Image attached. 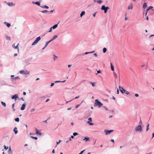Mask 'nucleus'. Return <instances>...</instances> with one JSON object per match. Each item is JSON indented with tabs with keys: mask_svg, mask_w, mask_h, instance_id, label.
I'll list each match as a JSON object with an SVG mask.
<instances>
[{
	"mask_svg": "<svg viewBox=\"0 0 154 154\" xmlns=\"http://www.w3.org/2000/svg\"><path fill=\"white\" fill-rule=\"evenodd\" d=\"M20 74H25L26 75L28 74L29 73V71L27 70L24 71L23 70H21L20 71Z\"/></svg>",
	"mask_w": 154,
	"mask_h": 154,
	"instance_id": "7ed1b4c3",
	"label": "nucleus"
},
{
	"mask_svg": "<svg viewBox=\"0 0 154 154\" xmlns=\"http://www.w3.org/2000/svg\"><path fill=\"white\" fill-rule=\"evenodd\" d=\"M41 38L40 36L37 38L35 41L32 43V45H36L40 40Z\"/></svg>",
	"mask_w": 154,
	"mask_h": 154,
	"instance_id": "f03ea898",
	"label": "nucleus"
},
{
	"mask_svg": "<svg viewBox=\"0 0 154 154\" xmlns=\"http://www.w3.org/2000/svg\"><path fill=\"white\" fill-rule=\"evenodd\" d=\"M113 131V130L107 131H106V133H105L106 134V135H108V134H109L110 133L112 132Z\"/></svg>",
	"mask_w": 154,
	"mask_h": 154,
	"instance_id": "0eeeda50",
	"label": "nucleus"
},
{
	"mask_svg": "<svg viewBox=\"0 0 154 154\" xmlns=\"http://www.w3.org/2000/svg\"><path fill=\"white\" fill-rule=\"evenodd\" d=\"M1 103L2 104V105H3L4 107L6 106V105L5 103L2 101V102H1Z\"/></svg>",
	"mask_w": 154,
	"mask_h": 154,
	"instance_id": "393cba45",
	"label": "nucleus"
},
{
	"mask_svg": "<svg viewBox=\"0 0 154 154\" xmlns=\"http://www.w3.org/2000/svg\"><path fill=\"white\" fill-rule=\"evenodd\" d=\"M154 137V133H152V138Z\"/></svg>",
	"mask_w": 154,
	"mask_h": 154,
	"instance_id": "774afa93",
	"label": "nucleus"
},
{
	"mask_svg": "<svg viewBox=\"0 0 154 154\" xmlns=\"http://www.w3.org/2000/svg\"><path fill=\"white\" fill-rule=\"evenodd\" d=\"M14 103L12 104V107L13 109H14Z\"/></svg>",
	"mask_w": 154,
	"mask_h": 154,
	"instance_id": "5fc2aeb1",
	"label": "nucleus"
},
{
	"mask_svg": "<svg viewBox=\"0 0 154 154\" xmlns=\"http://www.w3.org/2000/svg\"><path fill=\"white\" fill-rule=\"evenodd\" d=\"M19 44V43H18L17 45V46H15V44H14L13 45H12V47L14 48L15 49H17L18 50V51L19 50V49H18V45Z\"/></svg>",
	"mask_w": 154,
	"mask_h": 154,
	"instance_id": "423d86ee",
	"label": "nucleus"
},
{
	"mask_svg": "<svg viewBox=\"0 0 154 154\" xmlns=\"http://www.w3.org/2000/svg\"><path fill=\"white\" fill-rule=\"evenodd\" d=\"M147 7V5H146V3H144L143 5V8L144 9H145Z\"/></svg>",
	"mask_w": 154,
	"mask_h": 154,
	"instance_id": "6ab92c4d",
	"label": "nucleus"
},
{
	"mask_svg": "<svg viewBox=\"0 0 154 154\" xmlns=\"http://www.w3.org/2000/svg\"><path fill=\"white\" fill-rule=\"evenodd\" d=\"M57 35H55L53 36V38L50 40L51 41L54 40L56 38H57Z\"/></svg>",
	"mask_w": 154,
	"mask_h": 154,
	"instance_id": "f8f14e48",
	"label": "nucleus"
},
{
	"mask_svg": "<svg viewBox=\"0 0 154 154\" xmlns=\"http://www.w3.org/2000/svg\"><path fill=\"white\" fill-rule=\"evenodd\" d=\"M102 2H103V1H101V0H98V1H97V3L99 4H101Z\"/></svg>",
	"mask_w": 154,
	"mask_h": 154,
	"instance_id": "c85d7f7f",
	"label": "nucleus"
},
{
	"mask_svg": "<svg viewBox=\"0 0 154 154\" xmlns=\"http://www.w3.org/2000/svg\"><path fill=\"white\" fill-rule=\"evenodd\" d=\"M119 88L120 89V91H121V92L123 94L124 93V92H123V91H122L123 90L121 89V88L122 87H121L120 86H119Z\"/></svg>",
	"mask_w": 154,
	"mask_h": 154,
	"instance_id": "cd10ccee",
	"label": "nucleus"
},
{
	"mask_svg": "<svg viewBox=\"0 0 154 154\" xmlns=\"http://www.w3.org/2000/svg\"><path fill=\"white\" fill-rule=\"evenodd\" d=\"M17 54H16H16H14V57H15V56H17Z\"/></svg>",
	"mask_w": 154,
	"mask_h": 154,
	"instance_id": "338daca9",
	"label": "nucleus"
},
{
	"mask_svg": "<svg viewBox=\"0 0 154 154\" xmlns=\"http://www.w3.org/2000/svg\"><path fill=\"white\" fill-rule=\"evenodd\" d=\"M7 39L8 40H11V38L9 36H7L6 37Z\"/></svg>",
	"mask_w": 154,
	"mask_h": 154,
	"instance_id": "ea45409f",
	"label": "nucleus"
},
{
	"mask_svg": "<svg viewBox=\"0 0 154 154\" xmlns=\"http://www.w3.org/2000/svg\"><path fill=\"white\" fill-rule=\"evenodd\" d=\"M97 73H96V75H97V73H100V70H98V71H97Z\"/></svg>",
	"mask_w": 154,
	"mask_h": 154,
	"instance_id": "de8ad7c7",
	"label": "nucleus"
},
{
	"mask_svg": "<svg viewBox=\"0 0 154 154\" xmlns=\"http://www.w3.org/2000/svg\"><path fill=\"white\" fill-rule=\"evenodd\" d=\"M153 36H154V35H151L149 36V37H150Z\"/></svg>",
	"mask_w": 154,
	"mask_h": 154,
	"instance_id": "69168bd1",
	"label": "nucleus"
},
{
	"mask_svg": "<svg viewBox=\"0 0 154 154\" xmlns=\"http://www.w3.org/2000/svg\"><path fill=\"white\" fill-rule=\"evenodd\" d=\"M85 14V11H82L81 14H80V17H82V16L83 15H84Z\"/></svg>",
	"mask_w": 154,
	"mask_h": 154,
	"instance_id": "a211bd4d",
	"label": "nucleus"
},
{
	"mask_svg": "<svg viewBox=\"0 0 154 154\" xmlns=\"http://www.w3.org/2000/svg\"><path fill=\"white\" fill-rule=\"evenodd\" d=\"M87 122L90 125H93V124L92 123H91V122H89V121H88Z\"/></svg>",
	"mask_w": 154,
	"mask_h": 154,
	"instance_id": "c9c22d12",
	"label": "nucleus"
},
{
	"mask_svg": "<svg viewBox=\"0 0 154 154\" xmlns=\"http://www.w3.org/2000/svg\"><path fill=\"white\" fill-rule=\"evenodd\" d=\"M85 150H84L83 151H82L80 153V154H82L83 152Z\"/></svg>",
	"mask_w": 154,
	"mask_h": 154,
	"instance_id": "8fccbe9b",
	"label": "nucleus"
},
{
	"mask_svg": "<svg viewBox=\"0 0 154 154\" xmlns=\"http://www.w3.org/2000/svg\"><path fill=\"white\" fill-rule=\"evenodd\" d=\"M111 70L112 71H114V66H112V63H111Z\"/></svg>",
	"mask_w": 154,
	"mask_h": 154,
	"instance_id": "5701e85b",
	"label": "nucleus"
},
{
	"mask_svg": "<svg viewBox=\"0 0 154 154\" xmlns=\"http://www.w3.org/2000/svg\"><path fill=\"white\" fill-rule=\"evenodd\" d=\"M71 138L73 139L74 138V137L72 135L71 137Z\"/></svg>",
	"mask_w": 154,
	"mask_h": 154,
	"instance_id": "680f3d73",
	"label": "nucleus"
},
{
	"mask_svg": "<svg viewBox=\"0 0 154 154\" xmlns=\"http://www.w3.org/2000/svg\"><path fill=\"white\" fill-rule=\"evenodd\" d=\"M61 141V140H59V141L58 142H57V145H58V144H59L60 143V142Z\"/></svg>",
	"mask_w": 154,
	"mask_h": 154,
	"instance_id": "c03bdc74",
	"label": "nucleus"
},
{
	"mask_svg": "<svg viewBox=\"0 0 154 154\" xmlns=\"http://www.w3.org/2000/svg\"><path fill=\"white\" fill-rule=\"evenodd\" d=\"M26 106V104L25 103H23L22 104V106L21 108V109L22 110H24L25 109Z\"/></svg>",
	"mask_w": 154,
	"mask_h": 154,
	"instance_id": "6e6552de",
	"label": "nucleus"
},
{
	"mask_svg": "<svg viewBox=\"0 0 154 154\" xmlns=\"http://www.w3.org/2000/svg\"><path fill=\"white\" fill-rule=\"evenodd\" d=\"M31 137L33 139H35V140H37L38 139L37 137H33L32 136H31Z\"/></svg>",
	"mask_w": 154,
	"mask_h": 154,
	"instance_id": "473e14b6",
	"label": "nucleus"
},
{
	"mask_svg": "<svg viewBox=\"0 0 154 154\" xmlns=\"http://www.w3.org/2000/svg\"><path fill=\"white\" fill-rule=\"evenodd\" d=\"M59 23H58L57 24H56L54 25L52 27L53 29H55L58 26V24Z\"/></svg>",
	"mask_w": 154,
	"mask_h": 154,
	"instance_id": "f3484780",
	"label": "nucleus"
},
{
	"mask_svg": "<svg viewBox=\"0 0 154 154\" xmlns=\"http://www.w3.org/2000/svg\"><path fill=\"white\" fill-rule=\"evenodd\" d=\"M7 4L8 5L10 6H12L14 5L12 2H8Z\"/></svg>",
	"mask_w": 154,
	"mask_h": 154,
	"instance_id": "dca6fc26",
	"label": "nucleus"
},
{
	"mask_svg": "<svg viewBox=\"0 0 154 154\" xmlns=\"http://www.w3.org/2000/svg\"><path fill=\"white\" fill-rule=\"evenodd\" d=\"M111 141L112 142H114V140L113 139H112Z\"/></svg>",
	"mask_w": 154,
	"mask_h": 154,
	"instance_id": "0e129e2a",
	"label": "nucleus"
},
{
	"mask_svg": "<svg viewBox=\"0 0 154 154\" xmlns=\"http://www.w3.org/2000/svg\"><path fill=\"white\" fill-rule=\"evenodd\" d=\"M8 153L10 154H12V151L11 150V149L10 148L8 150Z\"/></svg>",
	"mask_w": 154,
	"mask_h": 154,
	"instance_id": "b1692460",
	"label": "nucleus"
},
{
	"mask_svg": "<svg viewBox=\"0 0 154 154\" xmlns=\"http://www.w3.org/2000/svg\"><path fill=\"white\" fill-rule=\"evenodd\" d=\"M114 76L115 77V78H117V74L116 73H114Z\"/></svg>",
	"mask_w": 154,
	"mask_h": 154,
	"instance_id": "4c0bfd02",
	"label": "nucleus"
},
{
	"mask_svg": "<svg viewBox=\"0 0 154 154\" xmlns=\"http://www.w3.org/2000/svg\"><path fill=\"white\" fill-rule=\"evenodd\" d=\"M107 10H105L104 11V13H106L107 12Z\"/></svg>",
	"mask_w": 154,
	"mask_h": 154,
	"instance_id": "bf43d9fd",
	"label": "nucleus"
},
{
	"mask_svg": "<svg viewBox=\"0 0 154 154\" xmlns=\"http://www.w3.org/2000/svg\"><path fill=\"white\" fill-rule=\"evenodd\" d=\"M107 49L106 48H104L103 49V51L104 53H105Z\"/></svg>",
	"mask_w": 154,
	"mask_h": 154,
	"instance_id": "7c9ffc66",
	"label": "nucleus"
},
{
	"mask_svg": "<svg viewBox=\"0 0 154 154\" xmlns=\"http://www.w3.org/2000/svg\"><path fill=\"white\" fill-rule=\"evenodd\" d=\"M52 29V27H51L50 28V29L49 31V32H51Z\"/></svg>",
	"mask_w": 154,
	"mask_h": 154,
	"instance_id": "79ce46f5",
	"label": "nucleus"
},
{
	"mask_svg": "<svg viewBox=\"0 0 154 154\" xmlns=\"http://www.w3.org/2000/svg\"><path fill=\"white\" fill-rule=\"evenodd\" d=\"M52 152L53 153H54V152H55V150H54V149H53V150H52Z\"/></svg>",
	"mask_w": 154,
	"mask_h": 154,
	"instance_id": "4d7b16f0",
	"label": "nucleus"
},
{
	"mask_svg": "<svg viewBox=\"0 0 154 154\" xmlns=\"http://www.w3.org/2000/svg\"><path fill=\"white\" fill-rule=\"evenodd\" d=\"M57 58V57L56 56L54 55V59L55 60V59Z\"/></svg>",
	"mask_w": 154,
	"mask_h": 154,
	"instance_id": "09e8293b",
	"label": "nucleus"
},
{
	"mask_svg": "<svg viewBox=\"0 0 154 154\" xmlns=\"http://www.w3.org/2000/svg\"><path fill=\"white\" fill-rule=\"evenodd\" d=\"M4 23L6 24V25L8 27H9L11 26V24L10 23L6 22H5Z\"/></svg>",
	"mask_w": 154,
	"mask_h": 154,
	"instance_id": "ddd939ff",
	"label": "nucleus"
},
{
	"mask_svg": "<svg viewBox=\"0 0 154 154\" xmlns=\"http://www.w3.org/2000/svg\"><path fill=\"white\" fill-rule=\"evenodd\" d=\"M142 130V128L141 125H139L138 126L135 128V131H141Z\"/></svg>",
	"mask_w": 154,
	"mask_h": 154,
	"instance_id": "20e7f679",
	"label": "nucleus"
},
{
	"mask_svg": "<svg viewBox=\"0 0 154 154\" xmlns=\"http://www.w3.org/2000/svg\"><path fill=\"white\" fill-rule=\"evenodd\" d=\"M26 92H23V94L24 95H26Z\"/></svg>",
	"mask_w": 154,
	"mask_h": 154,
	"instance_id": "052dcab7",
	"label": "nucleus"
},
{
	"mask_svg": "<svg viewBox=\"0 0 154 154\" xmlns=\"http://www.w3.org/2000/svg\"><path fill=\"white\" fill-rule=\"evenodd\" d=\"M54 85V83H51V87L53 86Z\"/></svg>",
	"mask_w": 154,
	"mask_h": 154,
	"instance_id": "3c124183",
	"label": "nucleus"
},
{
	"mask_svg": "<svg viewBox=\"0 0 154 154\" xmlns=\"http://www.w3.org/2000/svg\"><path fill=\"white\" fill-rule=\"evenodd\" d=\"M42 8H46V9H48V8H49L48 7L46 6V5H45L44 6H40Z\"/></svg>",
	"mask_w": 154,
	"mask_h": 154,
	"instance_id": "c756f323",
	"label": "nucleus"
},
{
	"mask_svg": "<svg viewBox=\"0 0 154 154\" xmlns=\"http://www.w3.org/2000/svg\"><path fill=\"white\" fill-rule=\"evenodd\" d=\"M101 9L104 11L105 10H106L105 6L104 5H102V6L101 8Z\"/></svg>",
	"mask_w": 154,
	"mask_h": 154,
	"instance_id": "aec40b11",
	"label": "nucleus"
},
{
	"mask_svg": "<svg viewBox=\"0 0 154 154\" xmlns=\"http://www.w3.org/2000/svg\"><path fill=\"white\" fill-rule=\"evenodd\" d=\"M149 124H148L146 125V131L149 129Z\"/></svg>",
	"mask_w": 154,
	"mask_h": 154,
	"instance_id": "a878e982",
	"label": "nucleus"
},
{
	"mask_svg": "<svg viewBox=\"0 0 154 154\" xmlns=\"http://www.w3.org/2000/svg\"><path fill=\"white\" fill-rule=\"evenodd\" d=\"M94 51H91V52H89V53H94Z\"/></svg>",
	"mask_w": 154,
	"mask_h": 154,
	"instance_id": "e2e57ef3",
	"label": "nucleus"
},
{
	"mask_svg": "<svg viewBox=\"0 0 154 154\" xmlns=\"http://www.w3.org/2000/svg\"><path fill=\"white\" fill-rule=\"evenodd\" d=\"M35 4L37 5H38L40 6V2H37L35 3Z\"/></svg>",
	"mask_w": 154,
	"mask_h": 154,
	"instance_id": "bb28decb",
	"label": "nucleus"
},
{
	"mask_svg": "<svg viewBox=\"0 0 154 154\" xmlns=\"http://www.w3.org/2000/svg\"><path fill=\"white\" fill-rule=\"evenodd\" d=\"M73 134L74 136H75L77 135H78V134L76 132H75L73 133Z\"/></svg>",
	"mask_w": 154,
	"mask_h": 154,
	"instance_id": "e433bc0d",
	"label": "nucleus"
},
{
	"mask_svg": "<svg viewBox=\"0 0 154 154\" xmlns=\"http://www.w3.org/2000/svg\"><path fill=\"white\" fill-rule=\"evenodd\" d=\"M42 13H48V11L47 10H45V11H42Z\"/></svg>",
	"mask_w": 154,
	"mask_h": 154,
	"instance_id": "72a5a7b5",
	"label": "nucleus"
},
{
	"mask_svg": "<svg viewBox=\"0 0 154 154\" xmlns=\"http://www.w3.org/2000/svg\"><path fill=\"white\" fill-rule=\"evenodd\" d=\"M49 99H47V100H46V102H48V101H49Z\"/></svg>",
	"mask_w": 154,
	"mask_h": 154,
	"instance_id": "13d9d810",
	"label": "nucleus"
},
{
	"mask_svg": "<svg viewBox=\"0 0 154 154\" xmlns=\"http://www.w3.org/2000/svg\"><path fill=\"white\" fill-rule=\"evenodd\" d=\"M88 119L90 121H92V119L91 118H89Z\"/></svg>",
	"mask_w": 154,
	"mask_h": 154,
	"instance_id": "603ef678",
	"label": "nucleus"
},
{
	"mask_svg": "<svg viewBox=\"0 0 154 154\" xmlns=\"http://www.w3.org/2000/svg\"><path fill=\"white\" fill-rule=\"evenodd\" d=\"M15 120L16 122H19V119L18 118H17L15 119Z\"/></svg>",
	"mask_w": 154,
	"mask_h": 154,
	"instance_id": "f704fd0d",
	"label": "nucleus"
},
{
	"mask_svg": "<svg viewBox=\"0 0 154 154\" xmlns=\"http://www.w3.org/2000/svg\"><path fill=\"white\" fill-rule=\"evenodd\" d=\"M18 96L17 94H15L14 95L12 96L11 97V98L12 99H15V100H16L17 99V98H18Z\"/></svg>",
	"mask_w": 154,
	"mask_h": 154,
	"instance_id": "39448f33",
	"label": "nucleus"
},
{
	"mask_svg": "<svg viewBox=\"0 0 154 154\" xmlns=\"http://www.w3.org/2000/svg\"><path fill=\"white\" fill-rule=\"evenodd\" d=\"M135 96L136 97H138L139 96V94H135Z\"/></svg>",
	"mask_w": 154,
	"mask_h": 154,
	"instance_id": "37998d69",
	"label": "nucleus"
},
{
	"mask_svg": "<svg viewBox=\"0 0 154 154\" xmlns=\"http://www.w3.org/2000/svg\"><path fill=\"white\" fill-rule=\"evenodd\" d=\"M35 110V109H34V108H33V109H32L30 111H31V112H33V111H34Z\"/></svg>",
	"mask_w": 154,
	"mask_h": 154,
	"instance_id": "a19ab883",
	"label": "nucleus"
},
{
	"mask_svg": "<svg viewBox=\"0 0 154 154\" xmlns=\"http://www.w3.org/2000/svg\"><path fill=\"white\" fill-rule=\"evenodd\" d=\"M103 104L100 101H99L97 99L95 100V103L94 104V106H98L99 107H100Z\"/></svg>",
	"mask_w": 154,
	"mask_h": 154,
	"instance_id": "f257e3e1",
	"label": "nucleus"
},
{
	"mask_svg": "<svg viewBox=\"0 0 154 154\" xmlns=\"http://www.w3.org/2000/svg\"><path fill=\"white\" fill-rule=\"evenodd\" d=\"M66 81V80H64L63 81H56L55 82V83H58V82H64Z\"/></svg>",
	"mask_w": 154,
	"mask_h": 154,
	"instance_id": "2f4dec72",
	"label": "nucleus"
},
{
	"mask_svg": "<svg viewBox=\"0 0 154 154\" xmlns=\"http://www.w3.org/2000/svg\"><path fill=\"white\" fill-rule=\"evenodd\" d=\"M4 148L5 149H7L8 148V147H7L6 146H5V145L4 146Z\"/></svg>",
	"mask_w": 154,
	"mask_h": 154,
	"instance_id": "a18cd8bd",
	"label": "nucleus"
},
{
	"mask_svg": "<svg viewBox=\"0 0 154 154\" xmlns=\"http://www.w3.org/2000/svg\"><path fill=\"white\" fill-rule=\"evenodd\" d=\"M97 12H95L93 14V16L94 17H95L96 16V13Z\"/></svg>",
	"mask_w": 154,
	"mask_h": 154,
	"instance_id": "49530a36",
	"label": "nucleus"
},
{
	"mask_svg": "<svg viewBox=\"0 0 154 154\" xmlns=\"http://www.w3.org/2000/svg\"><path fill=\"white\" fill-rule=\"evenodd\" d=\"M105 8H106V10H108V9H109V7H108V6H107L106 7H105Z\"/></svg>",
	"mask_w": 154,
	"mask_h": 154,
	"instance_id": "864d4df0",
	"label": "nucleus"
},
{
	"mask_svg": "<svg viewBox=\"0 0 154 154\" xmlns=\"http://www.w3.org/2000/svg\"><path fill=\"white\" fill-rule=\"evenodd\" d=\"M83 140H85L86 142H87L88 141H89L90 140L88 137H85L84 139H83Z\"/></svg>",
	"mask_w": 154,
	"mask_h": 154,
	"instance_id": "412c9836",
	"label": "nucleus"
},
{
	"mask_svg": "<svg viewBox=\"0 0 154 154\" xmlns=\"http://www.w3.org/2000/svg\"><path fill=\"white\" fill-rule=\"evenodd\" d=\"M133 8V5L132 4H131L128 7V9H132Z\"/></svg>",
	"mask_w": 154,
	"mask_h": 154,
	"instance_id": "9b49d317",
	"label": "nucleus"
},
{
	"mask_svg": "<svg viewBox=\"0 0 154 154\" xmlns=\"http://www.w3.org/2000/svg\"><path fill=\"white\" fill-rule=\"evenodd\" d=\"M94 55L96 57L97 56V54L96 53H95L94 54Z\"/></svg>",
	"mask_w": 154,
	"mask_h": 154,
	"instance_id": "6e6d98bb",
	"label": "nucleus"
},
{
	"mask_svg": "<svg viewBox=\"0 0 154 154\" xmlns=\"http://www.w3.org/2000/svg\"><path fill=\"white\" fill-rule=\"evenodd\" d=\"M90 83L91 84L92 86H93V87H94L95 86V83H92V82H90Z\"/></svg>",
	"mask_w": 154,
	"mask_h": 154,
	"instance_id": "58836bf2",
	"label": "nucleus"
},
{
	"mask_svg": "<svg viewBox=\"0 0 154 154\" xmlns=\"http://www.w3.org/2000/svg\"><path fill=\"white\" fill-rule=\"evenodd\" d=\"M35 129L36 130V134L40 135H42V133L41 132H39V131L37 128H36Z\"/></svg>",
	"mask_w": 154,
	"mask_h": 154,
	"instance_id": "1a4fd4ad",
	"label": "nucleus"
},
{
	"mask_svg": "<svg viewBox=\"0 0 154 154\" xmlns=\"http://www.w3.org/2000/svg\"><path fill=\"white\" fill-rule=\"evenodd\" d=\"M121 89L123 90V91H124V93L128 95L129 94V92L126 90L122 88H121Z\"/></svg>",
	"mask_w": 154,
	"mask_h": 154,
	"instance_id": "9d476101",
	"label": "nucleus"
},
{
	"mask_svg": "<svg viewBox=\"0 0 154 154\" xmlns=\"http://www.w3.org/2000/svg\"><path fill=\"white\" fill-rule=\"evenodd\" d=\"M153 8V7L151 6H149L147 8L146 10V11H147V12H148V11L150 9H151Z\"/></svg>",
	"mask_w": 154,
	"mask_h": 154,
	"instance_id": "4468645a",
	"label": "nucleus"
},
{
	"mask_svg": "<svg viewBox=\"0 0 154 154\" xmlns=\"http://www.w3.org/2000/svg\"><path fill=\"white\" fill-rule=\"evenodd\" d=\"M14 131L15 134H16L18 132L17 128L16 127L14 128Z\"/></svg>",
	"mask_w": 154,
	"mask_h": 154,
	"instance_id": "2eb2a0df",
	"label": "nucleus"
},
{
	"mask_svg": "<svg viewBox=\"0 0 154 154\" xmlns=\"http://www.w3.org/2000/svg\"><path fill=\"white\" fill-rule=\"evenodd\" d=\"M51 42V40H50L49 41L47 42H46V44H45V47H46L48 45V44Z\"/></svg>",
	"mask_w": 154,
	"mask_h": 154,
	"instance_id": "4be33fe9",
	"label": "nucleus"
}]
</instances>
